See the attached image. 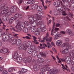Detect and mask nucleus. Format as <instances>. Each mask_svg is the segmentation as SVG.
Returning a JSON list of instances; mask_svg holds the SVG:
<instances>
[{
  "mask_svg": "<svg viewBox=\"0 0 74 74\" xmlns=\"http://www.w3.org/2000/svg\"><path fill=\"white\" fill-rule=\"evenodd\" d=\"M5 3H3L1 5V10H3L1 12V14L2 15H3V14H7L8 12L9 8L8 6H5Z\"/></svg>",
  "mask_w": 74,
  "mask_h": 74,
  "instance_id": "nucleus-1",
  "label": "nucleus"
},
{
  "mask_svg": "<svg viewBox=\"0 0 74 74\" xmlns=\"http://www.w3.org/2000/svg\"><path fill=\"white\" fill-rule=\"evenodd\" d=\"M16 26V29L19 32L21 31V30L23 28V31L25 33H27L28 32V29H27V28H26V27L24 25H20L17 24Z\"/></svg>",
  "mask_w": 74,
  "mask_h": 74,
  "instance_id": "nucleus-2",
  "label": "nucleus"
},
{
  "mask_svg": "<svg viewBox=\"0 0 74 74\" xmlns=\"http://www.w3.org/2000/svg\"><path fill=\"white\" fill-rule=\"evenodd\" d=\"M29 19L30 21L29 23L31 25H32L33 27H36V25H38V24L37 23V22H33L32 21H36V18L33 17H29Z\"/></svg>",
  "mask_w": 74,
  "mask_h": 74,
  "instance_id": "nucleus-3",
  "label": "nucleus"
},
{
  "mask_svg": "<svg viewBox=\"0 0 74 74\" xmlns=\"http://www.w3.org/2000/svg\"><path fill=\"white\" fill-rule=\"evenodd\" d=\"M38 13L39 14H35V16L36 17V18H37V19H38L37 20V22L38 23H37V24H38V25H37V26H38V25H40V23H40V22H41V19H41V18L39 17V15H41V14H42V13L41 12H38Z\"/></svg>",
  "mask_w": 74,
  "mask_h": 74,
  "instance_id": "nucleus-4",
  "label": "nucleus"
},
{
  "mask_svg": "<svg viewBox=\"0 0 74 74\" xmlns=\"http://www.w3.org/2000/svg\"><path fill=\"white\" fill-rule=\"evenodd\" d=\"M36 30H37V28L36 27H32L31 29V30L32 32H35V34L36 35V36H38L40 34L38 31H36Z\"/></svg>",
  "mask_w": 74,
  "mask_h": 74,
  "instance_id": "nucleus-5",
  "label": "nucleus"
},
{
  "mask_svg": "<svg viewBox=\"0 0 74 74\" xmlns=\"http://www.w3.org/2000/svg\"><path fill=\"white\" fill-rule=\"evenodd\" d=\"M40 68V65L38 64H35L34 66L33 70L34 71H36Z\"/></svg>",
  "mask_w": 74,
  "mask_h": 74,
  "instance_id": "nucleus-6",
  "label": "nucleus"
},
{
  "mask_svg": "<svg viewBox=\"0 0 74 74\" xmlns=\"http://www.w3.org/2000/svg\"><path fill=\"white\" fill-rule=\"evenodd\" d=\"M1 52L2 53H9L10 52L7 49H4L1 50Z\"/></svg>",
  "mask_w": 74,
  "mask_h": 74,
  "instance_id": "nucleus-7",
  "label": "nucleus"
},
{
  "mask_svg": "<svg viewBox=\"0 0 74 74\" xmlns=\"http://www.w3.org/2000/svg\"><path fill=\"white\" fill-rule=\"evenodd\" d=\"M65 60L66 63L67 64H70V63H71V58L69 56H67L65 58Z\"/></svg>",
  "mask_w": 74,
  "mask_h": 74,
  "instance_id": "nucleus-8",
  "label": "nucleus"
},
{
  "mask_svg": "<svg viewBox=\"0 0 74 74\" xmlns=\"http://www.w3.org/2000/svg\"><path fill=\"white\" fill-rule=\"evenodd\" d=\"M61 7L62 9H61V8H59L58 11H62L63 10H67V8H66L65 5H64L63 4L62 5Z\"/></svg>",
  "mask_w": 74,
  "mask_h": 74,
  "instance_id": "nucleus-9",
  "label": "nucleus"
},
{
  "mask_svg": "<svg viewBox=\"0 0 74 74\" xmlns=\"http://www.w3.org/2000/svg\"><path fill=\"white\" fill-rule=\"evenodd\" d=\"M69 55L71 57H74L72 59L74 60V51L71 50L70 51L69 53Z\"/></svg>",
  "mask_w": 74,
  "mask_h": 74,
  "instance_id": "nucleus-10",
  "label": "nucleus"
},
{
  "mask_svg": "<svg viewBox=\"0 0 74 74\" xmlns=\"http://www.w3.org/2000/svg\"><path fill=\"white\" fill-rule=\"evenodd\" d=\"M58 72V69H54L49 72L50 74H56Z\"/></svg>",
  "mask_w": 74,
  "mask_h": 74,
  "instance_id": "nucleus-11",
  "label": "nucleus"
},
{
  "mask_svg": "<svg viewBox=\"0 0 74 74\" xmlns=\"http://www.w3.org/2000/svg\"><path fill=\"white\" fill-rule=\"evenodd\" d=\"M69 50L66 49H64L62 51V53L63 54H67L69 53Z\"/></svg>",
  "mask_w": 74,
  "mask_h": 74,
  "instance_id": "nucleus-12",
  "label": "nucleus"
},
{
  "mask_svg": "<svg viewBox=\"0 0 74 74\" xmlns=\"http://www.w3.org/2000/svg\"><path fill=\"white\" fill-rule=\"evenodd\" d=\"M31 55L32 56H37V51L36 50L33 51L31 53Z\"/></svg>",
  "mask_w": 74,
  "mask_h": 74,
  "instance_id": "nucleus-13",
  "label": "nucleus"
},
{
  "mask_svg": "<svg viewBox=\"0 0 74 74\" xmlns=\"http://www.w3.org/2000/svg\"><path fill=\"white\" fill-rule=\"evenodd\" d=\"M16 60L17 62L19 63H21L23 60V59L22 57H19L17 58Z\"/></svg>",
  "mask_w": 74,
  "mask_h": 74,
  "instance_id": "nucleus-14",
  "label": "nucleus"
},
{
  "mask_svg": "<svg viewBox=\"0 0 74 74\" xmlns=\"http://www.w3.org/2000/svg\"><path fill=\"white\" fill-rule=\"evenodd\" d=\"M8 37L4 36H3L2 37V39L3 42L7 41V40H8Z\"/></svg>",
  "mask_w": 74,
  "mask_h": 74,
  "instance_id": "nucleus-15",
  "label": "nucleus"
},
{
  "mask_svg": "<svg viewBox=\"0 0 74 74\" xmlns=\"http://www.w3.org/2000/svg\"><path fill=\"white\" fill-rule=\"evenodd\" d=\"M67 49H71V45L69 43L66 42V46Z\"/></svg>",
  "mask_w": 74,
  "mask_h": 74,
  "instance_id": "nucleus-16",
  "label": "nucleus"
},
{
  "mask_svg": "<svg viewBox=\"0 0 74 74\" xmlns=\"http://www.w3.org/2000/svg\"><path fill=\"white\" fill-rule=\"evenodd\" d=\"M62 41L60 40H58L56 42V44L57 46L60 45L62 44Z\"/></svg>",
  "mask_w": 74,
  "mask_h": 74,
  "instance_id": "nucleus-17",
  "label": "nucleus"
},
{
  "mask_svg": "<svg viewBox=\"0 0 74 74\" xmlns=\"http://www.w3.org/2000/svg\"><path fill=\"white\" fill-rule=\"evenodd\" d=\"M37 62L38 63H41L44 62V60L43 58H40L37 60Z\"/></svg>",
  "mask_w": 74,
  "mask_h": 74,
  "instance_id": "nucleus-18",
  "label": "nucleus"
},
{
  "mask_svg": "<svg viewBox=\"0 0 74 74\" xmlns=\"http://www.w3.org/2000/svg\"><path fill=\"white\" fill-rule=\"evenodd\" d=\"M29 46H30V45H29V43H27L26 44V45H25L23 49L24 50V51H26V49H27V47H29Z\"/></svg>",
  "mask_w": 74,
  "mask_h": 74,
  "instance_id": "nucleus-19",
  "label": "nucleus"
},
{
  "mask_svg": "<svg viewBox=\"0 0 74 74\" xmlns=\"http://www.w3.org/2000/svg\"><path fill=\"white\" fill-rule=\"evenodd\" d=\"M21 44V40L20 39L16 40V44L17 46Z\"/></svg>",
  "mask_w": 74,
  "mask_h": 74,
  "instance_id": "nucleus-20",
  "label": "nucleus"
},
{
  "mask_svg": "<svg viewBox=\"0 0 74 74\" xmlns=\"http://www.w3.org/2000/svg\"><path fill=\"white\" fill-rule=\"evenodd\" d=\"M27 4H34V0H29L28 2L27 3Z\"/></svg>",
  "mask_w": 74,
  "mask_h": 74,
  "instance_id": "nucleus-21",
  "label": "nucleus"
},
{
  "mask_svg": "<svg viewBox=\"0 0 74 74\" xmlns=\"http://www.w3.org/2000/svg\"><path fill=\"white\" fill-rule=\"evenodd\" d=\"M37 11H42V8L41 6H38L37 9Z\"/></svg>",
  "mask_w": 74,
  "mask_h": 74,
  "instance_id": "nucleus-22",
  "label": "nucleus"
},
{
  "mask_svg": "<svg viewBox=\"0 0 74 74\" xmlns=\"http://www.w3.org/2000/svg\"><path fill=\"white\" fill-rule=\"evenodd\" d=\"M32 57H28L27 58V62H28V63H30V62H31V60H32Z\"/></svg>",
  "mask_w": 74,
  "mask_h": 74,
  "instance_id": "nucleus-23",
  "label": "nucleus"
},
{
  "mask_svg": "<svg viewBox=\"0 0 74 74\" xmlns=\"http://www.w3.org/2000/svg\"><path fill=\"white\" fill-rule=\"evenodd\" d=\"M54 5L56 7H58L60 5V2H56L54 3Z\"/></svg>",
  "mask_w": 74,
  "mask_h": 74,
  "instance_id": "nucleus-24",
  "label": "nucleus"
},
{
  "mask_svg": "<svg viewBox=\"0 0 74 74\" xmlns=\"http://www.w3.org/2000/svg\"><path fill=\"white\" fill-rule=\"evenodd\" d=\"M66 32H67V33H69V34L70 36H73V33H72L71 30L70 29H67L66 30Z\"/></svg>",
  "mask_w": 74,
  "mask_h": 74,
  "instance_id": "nucleus-25",
  "label": "nucleus"
},
{
  "mask_svg": "<svg viewBox=\"0 0 74 74\" xmlns=\"http://www.w3.org/2000/svg\"><path fill=\"white\" fill-rule=\"evenodd\" d=\"M15 20V18L14 17H12L9 20V23H12L14 22V21Z\"/></svg>",
  "mask_w": 74,
  "mask_h": 74,
  "instance_id": "nucleus-26",
  "label": "nucleus"
},
{
  "mask_svg": "<svg viewBox=\"0 0 74 74\" xmlns=\"http://www.w3.org/2000/svg\"><path fill=\"white\" fill-rule=\"evenodd\" d=\"M32 37L33 38V40H34V41H32V42H37V40H36L37 39V38L35 37L34 36H32Z\"/></svg>",
  "mask_w": 74,
  "mask_h": 74,
  "instance_id": "nucleus-27",
  "label": "nucleus"
},
{
  "mask_svg": "<svg viewBox=\"0 0 74 74\" xmlns=\"http://www.w3.org/2000/svg\"><path fill=\"white\" fill-rule=\"evenodd\" d=\"M2 19L3 21H8L9 19V18L5 16L2 18Z\"/></svg>",
  "mask_w": 74,
  "mask_h": 74,
  "instance_id": "nucleus-28",
  "label": "nucleus"
},
{
  "mask_svg": "<svg viewBox=\"0 0 74 74\" xmlns=\"http://www.w3.org/2000/svg\"><path fill=\"white\" fill-rule=\"evenodd\" d=\"M32 50L31 48L28 49L27 50V52L28 53H29V54H31V53H32Z\"/></svg>",
  "mask_w": 74,
  "mask_h": 74,
  "instance_id": "nucleus-29",
  "label": "nucleus"
},
{
  "mask_svg": "<svg viewBox=\"0 0 74 74\" xmlns=\"http://www.w3.org/2000/svg\"><path fill=\"white\" fill-rule=\"evenodd\" d=\"M38 7V6L37 5H34L32 6V9L33 10H36V8H37Z\"/></svg>",
  "mask_w": 74,
  "mask_h": 74,
  "instance_id": "nucleus-30",
  "label": "nucleus"
},
{
  "mask_svg": "<svg viewBox=\"0 0 74 74\" xmlns=\"http://www.w3.org/2000/svg\"><path fill=\"white\" fill-rule=\"evenodd\" d=\"M12 44H16V39H14L12 41Z\"/></svg>",
  "mask_w": 74,
  "mask_h": 74,
  "instance_id": "nucleus-31",
  "label": "nucleus"
},
{
  "mask_svg": "<svg viewBox=\"0 0 74 74\" xmlns=\"http://www.w3.org/2000/svg\"><path fill=\"white\" fill-rule=\"evenodd\" d=\"M23 45H20L18 47V49L20 50H22L23 49Z\"/></svg>",
  "mask_w": 74,
  "mask_h": 74,
  "instance_id": "nucleus-32",
  "label": "nucleus"
},
{
  "mask_svg": "<svg viewBox=\"0 0 74 74\" xmlns=\"http://www.w3.org/2000/svg\"><path fill=\"white\" fill-rule=\"evenodd\" d=\"M28 70L27 69H26L24 68H22V73H25L27 72V71H28Z\"/></svg>",
  "mask_w": 74,
  "mask_h": 74,
  "instance_id": "nucleus-33",
  "label": "nucleus"
},
{
  "mask_svg": "<svg viewBox=\"0 0 74 74\" xmlns=\"http://www.w3.org/2000/svg\"><path fill=\"white\" fill-rule=\"evenodd\" d=\"M50 39H49V38H47L46 40V41L47 42H48V41H49L50 42H51V41H52V37H50L49 38Z\"/></svg>",
  "mask_w": 74,
  "mask_h": 74,
  "instance_id": "nucleus-34",
  "label": "nucleus"
},
{
  "mask_svg": "<svg viewBox=\"0 0 74 74\" xmlns=\"http://www.w3.org/2000/svg\"><path fill=\"white\" fill-rule=\"evenodd\" d=\"M29 23L28 21H25V22L23 23V24H22V25H24L25 26V25H26V26H28V25H29Z\"/></svg>",
  "mask_w": 74,
  "mask_h": 74,
  "instance_id": "nucleus-35",
  "label": "nucleus"
},
{
  "mask_svg": "<svg viewBox=\"0 0 74 74\" xmlns=\"http://www.w3.org/2000/svg\"><path fill=\"white\" fill-rule=\"evenodd\" d=\"M14 7H12L10 9V12H12V13H13V11H14Z\"/></svg>",
  "mask_w": 74,
  "mask_h": 74,
  "instance_id": "nucleus-36",
  "label": "nucleus"
},
{
  "mask_svg": "<svg viewBox=\"0 0 74 74\" xmlns=\"http://www.w3.org/2000/svg\"><path fill=\"white\" fill-rule=\"evenodd\" d=\"M31 48L32 50H35L36 49V47L35 46H33L30 47V48Z\"/></svg>",
  "mask_w": 74,
  "mask_h": 74,
  "instance_id": "nucleus-37",
  "label": "nucleus"
},
{
  "mask_svg": "<svg viewBox=\"0 0 74 74\" xmlns=\"http://www.w3.org/2000/svg\"><path fill=\"white\" fill-rule=\"evenodd\" d=\"M47 45H47V48H51V44H50V43H49V42H47Z\"/></svg>",
  "mask_w": 74,
  "mask_h": 74,
  "instance_id": "nucleus-38",
  "label": "nucleus"
},
{
  "mask_svg": "<svg viewBox=\"0 0 74 74\" xmlns=\"http://www.w3.org/2000/svg\"><path fill=\"white\" fill-rule=\"evenodd\" d=\"M37 57L38 58H42V56L41 55V53H40L39 54H38Z\"/></svg>",
  "mask_w": 74,
  "mask_h": 74,
  "instance_id": "nucleus-39",
  "label": "nucleus"
},
{
  "mask_svg": "<svg viewBox=\"0 0 74 74\" xmlns=\"http://www.w3.org/2000/svg\"><path fill=\"white\" fill-rule=\"evenodd\" d=\"M23 62L24 63H26L27 62V58L26 57H25L23 58Z\"/></svg>",
  "mask_w": 74,
  "mask_h": 74,
  "instance_id": "nucleus-40",
  "label": "nucleus"
},
{
  "mask_svg": "<svg viewBox=\"0 0 74 74\" xmlns=\"http://www.w3.org/2000/svg\"><path fill=\"white\" fill-rule=\"evenodd\" d=\"M66 42L62 44L61 45V47L62 48H64V47H66Z\"/></svg>",
  "mask_w": 74,
  "mask_h": 74,
  "instance_id": "nucleus-41",
  "label": "nucleus"
},
{
  "mask_svg": "<svg viewBox=\"0 0 74 74\" xmlns=\"http://www.w3.org/2000/svg\"><path fill=\"white\" fill-rule=\"evenodd\" d=\"M71 6L73 8H74V0H73L71 3Z\"/></svg>",
  "mask_w": 74,
  "mask_h": 74,
  "instance_id": "nucleus-42",
  "label": "nucleus"
},
{
  "mask_svg": "<svg viewBox=\"0 0 74 74\" xmlns=\"http://www.w3.org/2000/svg\"><path fill=\"white\" fill-rule=\"evenodd\" d=\"M45 69V71H48V70L50 69V68L48 67V66H46L45 67H44Z\"/></svg>",
  "mask_w": 74,
  "mask_h": 74,
  "instance_id": "nucleus-43",
  "label": "nucleus"
},
{
  "mask_svg": "<svg viewBox=\"0 0 74 74\" xmlns=\"http://www.w3.org/2000/svg\"><path fill=\"white\" fill-rule=\"evenodd\" d=\"M2 73L3 74H8V72L6 70H3L2 72Z\"/></svg>",
  "mask_w": 74,
  "mask_h": 74,
  "instance_id": "nucleus-44",
  "label": "nucleus"
},
{
  "mask_svg": "<svg viewBox=\"0 0 74 74\" xmlns=\"http://www.w3.org/2000/svg\"><path fill=\"white\" fill-rule=\"evenodd\" d=\"M18 16H19V14L16 13L14 16V18L15 19H16V18L18 17Z\"/></svg>",
  "mask_w": 74,
  "mask_h": 74,
  "instance_id": "nucleus-45",
  "label": "nucleus"
},
{
  "mask_svg": "<svg viewBox=\"0 0 74 74\" xmlns=\"http://www.w3.org/2000/svg\"><path fill=\"white\" fill-rule=\"evenodd\" d=\"M16 6H14V9L13 12V13H15V12H16Z\"/></svg>",
  "mask_w": 74,
  "mask_h": 74,
  "instance_id": "nucleus-46",
  "label": "nucleus"
},
{
  "mask_svg": "<svg viewBox=\"0 0 74 74\" xmlns=\"http://www.w3.org/2000/svg\"><path fill=\"white\" fill-rule=\"evenodd\" d=\"M63 19L64 20H66V19H67L69 20V21H71V19H70V18L68 17V16H66V17H64L63 18Z\"/></svg>",
  "mask_w": 74,
  "mask_h": 74,
  "instance_id": "nucleus-47",
  "label": "nucleus"
},
{
  "mask_svg": "<svg viewBox=\"0 0 74 74\" xmlns=\"http://www.w3.org/2000/svg\"><path fill=\"white\" fill-rule=\"evenodd\" d=\"M14 70V68H10L8 69V71L9 72H12Z\"/></svg>",
  "mask_w": 74,
  "mask_h": 74,
  "instance_id": "nucleus-48",
  "label": "nucleus"
},
{
  "mask_svg": "<svg viewBox=\"0 0 74 74\" xmlns=\"http://www.w3.org/2000/svg\"><path fill=\"white\" fill-rule=\"evenodd\" d=\"M41 53V55H42V56H44V57H45V58L47 56H46V55L45 54V53Z\"/></svg>",
  "mask_w": 74,
  "mask_h": 74,
  "instance_id": "nucleus-49",
  "label": "nucleus"
},
{
  "mask_svg": "<svg viewBox=\"0 0 74 74\" xmlns=\"http://www.w3.org/2000/svg\"><path fill=\"white\" fill-rule=\"evenodd\" d=\"M38 32H42V29L40 28H38Z\"/></svg>",
  "mask_w": 74,
  "mask_h": 74,
  "instance_id": "nucleus-50",
  "label": "nucleus"
},
{
  "mask_svg": "<svg viewBox=\"0 0 74 74\" xmlns=\"http://www.w3.org/2000/svg\"><path fill=\"white\" fill-rule=\"evenodd\" d=\"M40 71L41 72H44L45 71V68L44 67L43 68H42L40 70Z\"/></svg>",
  "mask_w": 74,
  "mask_h": 74,
  "instance_id": "nucleus-51",
  "label": "nucleus"
},
{
  "mask_svg": "<svg viewBox=\"0 0 74 74\" xmlns=\"http://www.w3.org/2000/svg\"><path fill=\"white\" fill-rule=\"evenodd\" d=\"M50 62H51V61L47 59L46 60V63H47V64H49Z\"/></svg>",
  "mask_w": 74,
  "mask_h": 74,
  "instance_id": "nucleus-52",
  "label": "nucleus"
},
{
  "mask_svg": "<svg viewBox=\"0 0 74 74\" xmlns=\"http://www.w3.org/2000/svg\"><path fill=\"white\" fill-rule=\"evenodd\" d=\"M71 64H74V60L73 59H71Z\"/></svg>",
  "mask_w": 74,
  "mask_h": 74,
  "instance_id": "nucleus-53",
  "label": "nucleus"
},
{
  "mask_svg": "<svg viewBox=\"0 0 74 74\" xmlns=\"http://www.w3.org/2000/svg\"><path fill=\"white\" fill-rule=\"evenodd\" d=\"M62 15H63L65 16L66 15V12L65 11H63L62 12Z\"/></svg>",
  "mask_w": 74,
  "mask_h": 74,
  "instance_id": "nucleus-54",
  "label": "nucleus"
},
{
  "mask_svg": "<svg viewBox=\"0 0 74 74\" xmlns=\"http://www.w3.org/2000/svg\"><path fill=\"white\" fill-rule=\"evenodd\" d=\"M42 32H45V31L46 30V28H45V27H43L42 28Z\"/></svg>",
  "mask_w": 74,
  "mask_h": 74,
  "instance_id": "nucleus-55",
  "label": "nucleus"
},
{
  "mask_svg": "<svg viewBox=\"0 0 74 74\" xmlns=\"http://www.w3.org/2000/svg\"><path fill=\"white\" fill-rule=\"evenodd\" d=\"M18 56L17 55H15L13 56V58H14V59H17V58H18Z\"/></svg>",
  "mask_w": 74,
  "mask_h": 74,
  "instance_id": "nucleus-56",
  "label": "nucleus"
},
{
  "mask_svg": "<svg viewBox=\"0 0 74 74\" xmlns=\"http://www.w3.org/2000/svg\"><path fill=\"white\" fill-rule=\"evenodd\" d=\"M59 38V35H57L54 38L55 40H56L57 39H58Z\"/></svg>",
  "mask_w": 74,
  "mask_h": 74,
  "instance_id": "nucleus-57",
  "label": "nucleus"
},
{
  "mask_svg": "<svg viewBox=\"0 0 74 74\" xmlns=\"http://www.w3.org/2000/svg\"><path fill=\"white\" fill-rule=\"evenodd\" d=\"M22 17V15L21 14H18V18L19 19H21V18Z\"/></svg>",
  "mask_w": 74,
  "mask_h": 74,
  "instance_id": "nucleus-58",
  "label": "nucleus"
},
{
  "mask_svg": "<svg viewBox=\"0 0 74 74\" xmlns=\"http://www.w3.org/2000/svg\"><path fill=\"white\" fill-rule=\"evenodd\" d=\"M8 34L7 32H3V33L2 35H7Z\"/></svg>",
  "mask_w": 74,
  "mask_h": 74,
  "instance_id": "nucleus-59",
  "label": "nucleus"
},
{
  "mask_svg": "<svg viewBox=\"0 0 74 74\" xmlns=\"http://www.w3.org/2000/svg\"><path fill=\"white\" fill-rule=\"evenodd\" d=\"M53 34L54 36H57L58 35V32H55L53 33Z\"/></svg>",
  "mask_w": 74,
  "mask_h": 74,
  "instance_id": "nucleus-60",
  "label": "nucleus"
},
{
  "mask_svg": "<svg viewBox=\"0 0 74 74\" xmlns=\"http://www.w3.org/2000/svg\"><path fill=\"white\" fill-rule=\"evenodd\" d=\"M25 38H26V39H27L28 40H30V39H31V38L28 36H25Z\"/></svg>",
  "mask_w": 74,
  "mask_h": 74,
  "instance_id": "nucleus-61",
  "label": "nucleus"
},
{
  "mask_svg": "<svg viewBox=\"0 0 74 74\" xmlns=\"http://www.w3.org/2000/svg\"><path fill=\"white\" fill-rule=\"evenodd\" d=\"M3 69L4 68L3 67L0 66V71H2Z\"/></svg>",
  "mask_w": 74,
  "mask_h": 74,
  "instance_id": "nucleus-62",
  "label": "nucleus"
},
{
  "mask_svg": "<svg viewBox=\"0 0 74 74\" xmlns=\"http://www.w3.org/2000/svg\"><path fill=\"white\" fill-rule=\"evenodd\" d=\"M60 24L59 23H56V27H59V26H60Z\"/></svg>",
  "mask_w": 74,
  "mask_h": 74,
  "instance_id": "nucleus-63",
  "label": "nucleus"
},
{
  "mask_svg": "<svg viewBox=\"0 0 74 74\" xmlns=\"http://www.w3.org/2000/svg\"><path fill=\"white\" fill-rule=\"evenodd\" d=\"M23 1V0H20L18 1V4H21L22 2Z\"/></svg>",
  "mask_w": 74,
  "mask_h": 74,
  "instance_id": "nucleus-64",
  "label": "nucleus"
}]
</instances>
